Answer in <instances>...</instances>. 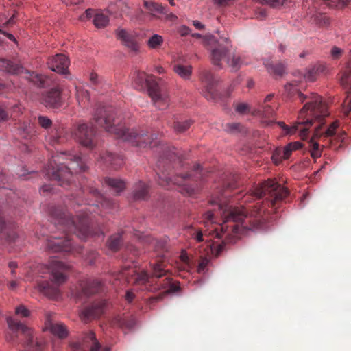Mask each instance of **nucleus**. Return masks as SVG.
Returning <instances> with one entry per match:
<instances>
[{
  "label": "nucleus",
  "mask_w": 351,
  "mask_h": 351,
  "mask_svg": "<svg viewBox=\"0 0 351 351\" xmlns=\"http://www.w3.org/2000/svg\"><path fill=\"white\" fill-rule=\"evenodd\" d=\"M338 127L337 122H333L330 126L328 128L326 131L324 133V135L327 137L332 136L335 134V130Z\"/></svg>",
  "instance_id": "8fccbe9b"
},
{
  "label": "nucleus",
  "mask_w": 351,
  "mask_h": 351,
  "mask_svg": "<svg viewBox=\"0 0 351 351\" xmlns=\"http://www.w3.org/2000/svg\"><path fill=\"white\" fill-rule=\"evenodd\" d=\"M134 297H135L134 293L132 291L129 290L126 292L125 298L127 302L130 303L133 301V300L134 299Z\"/></svg>",
  "instance_id": "0e129e2a"
},
{
  "label": "nucleus",
  "mask_w": 351,
  "mask_h": 351,
  "mask_svg": "<svg viewBox=\"0 0 351 351\" xmlns=\"http://www.w3.org/2000/svg\"><path fill=\"white\" fill-rule=\"evenodd\" d=\"M191 32V29L186 25H182V26L180 27L178 29V32L180 34V36H185L190 34Z\"/></svg>",
  "instance_id": "bf43d9fd"
},
{
  "label": "nucleus",
  "mask_w": 351,
  "mask_h": 351,
  "mask_svg": "<svg viewBox=\"0 0 351 351\" xmlns=\"http://www.w3.org/2000/svg\"><path fill=\"white\" fill-rule=\"evenodd\" d=\"M148 196V186L142 182H139L134 186L133 191V197L135 200H143L145 199Z\"/></svg>",
  "instance_id": "c85d7f7f"
},
{
  "label": "nucleus",
  "mask_w": 351,
  "mask_h": 351,
  "mask_svg": "<svg viewBox=\"0 0 351 351\" xmlns=\"http://www.w3.org/2000/svg\"><path fill=\"white\" fill-rule=\"evenodd\" d=\"M42 103L49 108H58L62 104V89L56 86L43 94Z\"/></svg>",
  "instance_id": "f3484780"
},
{
  "label": "nucleus",
  "mask_w": 351,
  "mask_h": 351,
  "mask_svg": "<svg viewBox=\"0 0 351 351\" xmlns=\"http://www.w3.org/2000/svg\"><path fill=\"white\" fill-rule=\"evenodd\" d=\"M325 69V66L322 64H315L308 69L304 75V77L308 81L313 82L316 80L317 75L324 72Z\"/></svg>",
  "instance_id": "cd10ccee"
},
{
  "label": "nucleus",
  "mask_w": 351,
  "mask_h": 351,
  "mask_svg": "<svg viewBox=\"0 0 351 351\" xmlns=\"http://www.w3.org/2000/svg\"><path fill=\"white\" fill-rule=\"evenodd\" d=\"M255 1L263 4L269 5L272 8H277L282 5L285 2V0H254Z\"/></svg>",
  "instance_id": "a18cd8bd"
},
{
  "label": "nucleus",
  "mask_w": 351,
  "mask_h": 351,
  "mask_svg": "<svg viewBox=\"0 0 351 351\" xmlns=\"http://www.w3.org/2000/svg\"><path fill=\"white\" fill-rule=\"evenodd\" d=\"M51 281H43L39 284L40 291L51 299L57 298L60 295L58 286L64 283L67 279L69 266L57 258H52L47 265Z\"/></svg>",
  "instance_id": "9d476101"
},
{
  "label": "nucleus",
  "mask_w": 351,
  "mask_h": 351,
  "mask_svg": "<svg viewBox=\"0 0 351 351\" xmlns=\"http://www.w3.org/2000/svg\"><path fill=\"white\" fill-rule=\"evenodd\" d=\"M25 73L27 74L26 77L35 85L44 87L47 84L48 78L45 75L27 71H25Z\"/></svg>",
  "instance_id": "c756f323"
},
{
  "label": "nucleus",
  "mask_w": 351,
  "mask_h": 351,
  "mask_svg": "<svg viewBox=\"0 0 351 351\" xmlns=\"http://www.w3.org/2000/svg\"><path fill=\"white\" fill-rule=\"evenodd\" d=\"M10 179V178L5 175V173H1L0 174V195L8 197V198L5 199V204L4 203V200L0 204V234H3L6 235V238L8 240V241H14L20 239L19 233L16 229L8 230L4 219L5 210L9 204L8 199H10L11 195L14 194L12 190L6 189L5 186V182H8Z\"/></svg>",
  "instance_id": "f8f14e48"
},
{
  "label": "nucleus",
  "mask_w": 351,
  "mask_h": 351,
  "mask_svg": "<svg viewBox=\"0 0 351 351\" xmlns=\"http://www.w3.org/2000/svg\"><path fill=\"white\" fill-rule=\"evenodd\" d=\"M167 270L165 269L164 263L158 261L152 265V277L160 278L167 274Z\"/></svg>",
  "instance_id": "58836bf2"
},
{
  "label": "nucleus",
  "mask_w": 351,
  "mask_h": 351,
  "mask_svg": "<svg viewBox=\"0 0 351 351\" xmlns=\"http://www.w3.org/2000/svg\"><path fill=\"white\" fill-rule=\"evenodd\" d=\"M75 97L78 104L84 106L90 99V95L87 90L82 86H76Z\"/></svg>",
  "instance_id": "f704fd0d"
},
{
  "label": "nucleus",
  "mask_w": 351,
  "mask_h": 351,
  "mask_svg": "<svg viewBox=\"0 0 351 351\" xmlns=\"http://www.w3.org/2000/svg\"><path fill=\"white\" fill-rule=\"evenodd\" d=\"M49 215L53 221L54 225L59 226L63 230L64 236L53 237L54 239H62V241H71L69 234H75L79 239L87 237L90 234V217L86 210H82L76 217H71L60 207H51Z\"/></svg>",
  "instance_id": "39448f33"
},
{
  "label": "nucleus",
  "mask_w": 351,
  "mask_h": 351,
  "mask_svg": "<svg viewBox=\"0 0 351 351\" xmlns=\"http://www.w3.org/2000/svg\"><path fill=\"white\" fill-rule=\"evenodd\" d=\"M93 119L97 125L104 128L108 132L114 134L117 138L128 142L133 146L146 147L152 143L154 138L150 137L146 132L120 125L115 119L114 110L112 107L98 106Z\"/></svg>",
  "instance_id": "7ed1b4c3"
},
{
  "label": "nucleus",
  "mask_w": 351,
  "mask_h": 351,
  "mask_svg": "<svg viewBox=\"0 0 351 351\" xmlns=\"http://www.w3.org/2000/svg\"><path fill=\"white\" fill-rule=\"evenodd\" d=\"M320 128L317 127L313 137L308 141V149L311 156L313 158L316 159L321 156L322 150L319 148V144L316 139L321 136L319 134Z\"/></svg>",
  "instance_id": "a878e982"
},
{
  "label": "nucleus",
  "mask_w": 351,
  "mask_h": 351,
  "mask_svg": "<svg viewBox=\"0 0 351 351\" xmlns=\"http://www.w3.org/2000/svg\"><path fill=\"white\" fill-rule=\"evenodd\" d=\"M182 155L176 147L169 148L165 152L164 158L160 159L157 164V176L158 184L161 186L169 185L170 183L181 186L180 192L188 195H192L197 190V180L203 178V169L200 165L194 167V174L186 173L176 176H171L169 169L170 163L176 161L180 162Z\"/></svg>",
  "instance_id": "f03ea898"
},
{
  "label": "nucleus",
  "mask_w": 351,
  "mask_h": 351,
  "mask_svg": "<svg viewBox=\"0 0 351 351\" xmlns=\"http://www.w3.org/2000/svg\"><path fill=\"white\" fill-rule=\"evenodd\" d=\"M341 84L342 86L348 88V95L344 104L350 106L351 104V51L349 53V61L347 64V68L343 72L341 77Z\"/></svg>",
  "instance_id": "5701e85b"
},
{
  "label": "nucleus",
  "mask_w": 351,
  "mask_h": 351,
  "mask_svg": "<svg viewBox=\"0 0 351 351\" xmlns=\"http://www.w3.org/2000/svg\"><path fill=\"white\" fill-rule=\"evenodd\" d=\"M133 77L134 87L138 90L147 88L149 95L158 109L162 110L168 108L170 101L169 94L156 81L154 75H148L145 72L136 71Z\"/></svg>",
  "instance_id": "6e6552de"
},
{
  "label": "nucleus",
  "mask_w": 351,
  "mask_h": 351,
  "mask_svg": "<svg viewBox=\"0 0 351 351\" xmlns=\"http://www.w3.org/2000/svg\"><path fill=\"white\" fill-rule=\"evenodd\" d=\"M117 5L118 8H121V12L128 13L130 7L125 0H118L117 1Z\"/></svg>",
  "instance_id": "864d4df0"
},
{
  "label": "nucleus",
  "mask_w": 351,
  "mask_h": 351,
  "mask_svg": "<svg viewBox=\"0 0 351 351\" xmlns=\"http://www.w3.org/2000/svg\"><path fill=\"white\" fill-rule=\"evenodd\" d=\"M93 22L97 28H104L109 23L108 15L102 11H97L94 15Z\"/></svg>",
  "instance_id": "473e14b6"
},
{
  "label": "nucleus",
  "mask_w": 351,
  "mask_h": 351,
  "mask_svg": "<svg viewBox=\"0 0 351 351\" xmlns=\"http://www.w3.org/2000/svg\"><path fill=\"white\" fill-rule=\"evenodd\" d=\"M302 147V143L296 141L289 143L285 147L282 148L284 159H288L292 154L293 151L298 150Z\"/></svg>",
  "instance_id": "4c0bfd02"
},
{
  "label": "nucleus",
  "mask_w": 351,
  "mask_h": 351,
  "mask_svg": "<svg viewBox=\"0 0 351 351\" xmlns=\"http://www.w3.org/2000/svg\"><path fill=\"white\" fill-rule=\"evenodd\" d=\"M10 117L9 113L4 107L0 106V121H5Z\"/></svg>",
  "instance_id": "4d7b16f0"
},
{
  "label": "nucleus",
  "mask_w": 351,
  "mask_h": 351,
  "mask_svg": "<svg viewBox=\"0 0 351 351\" xmlns=\"http://www.w3.org/2000/svg\"><path fill=\"white\" fill-rule=\"evenodd\" d=\"M54 130L55 131H53L52 134L49 136V141L51 142V143L55 145L64 143L65 139L63 136V130L60 129L58 130L56 128H55Z\"/></svg>",
  "instance_id": "a19ab883"
},
{
  "label": "nucleus",
  "mask_w": 351,
  "mask_h": 351,
  "mask_svg": "<svg viewBox=\"0 0 351 351\" xmlns=\"http://www.w3.org/2000/svg\"><path fill=\"white\" fill-rule=\"evenodd\" d=\"M173 70L178 75L184 79H188L192 73L191 66L181 64H175Z\"/></svg>",
  "instance_id": "e433bc0d"
},
{
  "label": "nucleus",
  "mask_w": 351,
  "mask_h": 351,
  "mask_svg": "<svg viewBox=\"0 0 351 351\" xmlns=\"http://www.w3.org/2000/svg\"><path fill=\"white\" fill-rule=\"evenodd\" d=\"M111 324L121 328L125 327L128 329H132L135 326L136 321L133 317L122 318L120 316H117L112 320Z\"/></svg>",
  "instance_id": "2f4dec72"
},
{
  "label": "nucleus",
  "mask_w": 351,
  "mask_h": 351,
  "mask_svg": "<svg viewBox=\"0 0 351 351\" xmlns=\"http://www.w3.org/2000/svg\"><path fill=\"white\" fill-rule=\"evenodd\" d=\"M207 44L211 48V60L213 64L221 66V61L225 60L233 71H237L244 64L240 56L234 54L230 56L232 45L229 38L222 37L217 40L215 36H210L207 38Z\"/></svg>",
  "instance_id": "9b49d317"
},
{
  "label": "nucleus",
  "mask_w": 351,
  "mask_h": 351,
  "mask_svg": "<svg viewBox=\"0 0 351 351\" xmlns=\"http://www.w3.org/2000/svg\"><path fill=\"white\" fill-rule=\"evenodd\" d=\"M8 266L12 269L11 274L14 276L16 275L15 269L18 267L17 263L16 262H10Z\"/></svg>",
  "instance_id": "774afa93"
},
{
  "label": "nucleus",
  "mask_w": 351,
  "mask_h": 351,
  "mask_svg": "<svg viewBox=\"0 0 351 351\" xmlns=\"http://www.w3.org/2000/svg\"><path fill=\"white\" fill-rule=\"evenodd\" d=\"M51 332L60 338H64L67 335L66 327L62 324H52L51 326Z\"/></svg>",
  "instance_id": "79ce46f5"
},
{
  "label": "nucleus",
  "mask_w": 351,
  "mask_h": 351,
  "mask_svg": "<svg viewBox=\"0 0 351 351\" xmlns=\"http://www.w3.org/2000/svg\"><path fill=\"white\" fill-rule=\"evenodd\" d=\"M106 306V302L104 300L94 302L82 311L80 314L82 319L87 322L89 319L99 317L104 313Z\"/></svg>",
  "instance_id": "aec40b11"
},
{
  "label": "nucleus",
  "mask_w": 351,
  "mask_h": 351,
  "mask_svg": "<svg viewBox=\"0 0 351 351\" xmlns=\"http://www.w3.org/2000/svg\"><path fill=\"white\" fill-rule=\"evenodd\" d=\"M82 291L76 295L77 299H80L82 295L89 296L98 293L102 289V283L99 280H88L81 285Z\"/></svg>",
  "instance_id": "4be33fe9"
},
{
  "label": "nucleus",
  "mask_w": 351,
  "mask_h": 351,
  "mask_svg": "<svg viewBox=\"0 0 351 351\" xmlns=\"http://www.w3.org/2000/svg\"><path fill=\"white\" fill-rule=\"evenodd\" d=\"M269 73L276 76H282L285 73V66L280 64H274L271 62L264 63Z\"/></svg>",
  "instance_id": "72a5a7b5"
},
{
  "label": "nucleus",
  "mask_w": 351,
  "mask_h": 351,
  "mask_svg": "<svg viewBox=\"0 0 351 351\" xmlns=\"http://www.w3.org/2000/svg\"><path fill=\"white\" fill-rule=\"evenodd\" d=\"M0 70L12 75L21 74L25 71L21 65L4 58H0Z\"/></svg>",
  "instance_id": "b1692460"
},
{
  "label": "nucleus",
  "mask_w": 351,
  "mask_h": 351,
  "mask_svg": "<svg viewBox=\"0 0 351 351\" xmlns=\"http://www.w3.org/2000/svg\"><path fill=\"white\" fill-rule=\"evenodd\" d=\"M101 160L107 166H110L114 169L121 167L123 163V159L121 156L108 152L101 156Z\"/></svg>",
  "instance_id": "393cba45"
},
{
  "label": "nucleus",
  "mask_w": 351,
  "mask_h": 351,
  "mask_svg": "<svg viewBox=\"0 0 351 351\" xmlns=\"http://www.w3.org/2000/svg\"><path fill=\"white\" fill-rule=\"evenodd\" d=\"M226 243H204L199 247L198 273H204L206 267L213 257H217L224 248ZM180 265L178 267L183 271H190L196 264L197 259L189 254L186 250H182L180 255Z\"/></svg>",
  "instance_id": "0eeeda50"
},
{
  "label": "nucleus",
  "mask_w": 351,
  "mask_h": 351,
  "mask_svg": "<svg viewBox=\"0 0 351 351\" xmlns=\"http://www.w3.org/2000/svg\"><path fill=\"white\" fill-rule=\"evenodd\" d=\"M277 104L261 103L257 108V113L265 118L274 117L276 114V110L278 109Z\"/></svg>",
  "instance_id": "bb28decb"
},
{
  "label": "nucleus",
  "mask_w": 351,
  "mask_h": 351,
  "mask_svg": "<svg viewBox=\"0 0 351 351\" xmlns=\"http://www.w3.org/2000/svg\"><path fill=\"white\" fill-rule=\"evenodd\" d=\"M97 12V11L92 10V9H87L85 12L81 15L80 20L81 21H86L88 19H90V18L93 17L95 14Z\"/></svg>",
  "instance_id": "603ef678"
},
{
  "label": "nucleus",
  "mask_w": 351,
  "mask_h": 351,
  "mask_svg": "<svg viewBox=\"0 0 351 351\" xmlns=\"http://www.w3.org/2000/svg\"><path fill=\"white\" fill-rule=\"evenodd\" d=\"M163 43V38L158 34H154L147 40V45L152 49L159 47Z\"/></svg>",
  "instance_id": "37998d69"
},
{
  "label": "nucleus",
  "mask_w": 351,
  "mask_h": 351,
  "mask_svg": "<svg viewBox=\"0 0 351 351\" xmlns=\"http://www.w3.org/2000/svg\"><path fill=\"white\" fill-rule=\"evenodd\" d=\"M86 167L80 156L61 153L49 160L48 175L63 186L71 182L73 174L84 171Z\"/></svg>",
  "instance_id": "423d86ee"
},
{
  "label": "nucleus",
  "mask_w": 351,
  "mask_h": 351,
  "mask_svg": "<svg viewBox=\"0 0 351 351\" xmlns=\"http://www.w3.org/2000/svg\"><path fill=\"white\" fill-rule=\"evenodd\" d=\"M296 93L302 103L308 99V101L299 113L298 119L300 121L291 127L282 121L278 122V125L283 129L286 134H293L299 132L300 136L304 139L307 136L308 128L313 124V118L322 121L323 118L326 117L328 113L327 106L322 101L320 96L315 93H311L309 96H307L298 90Z\"/></svg>",
  "instance_id": "20e7f679"
},
{
  "label": "nucleus",
  "mask_w": 351,
  "mask_h": 351,
  "mask_svg": "<svg viewBox=\"0 0 351 351\" xmlns=\"http://www.w3.org/2000/svg\"><path fill=\"white\" fill-rule=\"evenodd\" d=\"M47 64L51 71L61 74H66L70 62L64 54L59 53L49 58Z\"/></svg>",
  "instance_id": "6ab92c4d"
},
{
  "label": "nucleus",
  "mask_w": 351,
  "mask_h": 351,
  "mask_svg": "<svg viewBox=\"0 0 351 351\" xmlns=\"http://www.w3.org/2000/svg\"><path fill=\"white\" fill-rule=\"evenodd\" d=\"M143 5L145 9V13L151 19H160L162 14H167L166 7L158 2L143 0Z\"/></svg>",
  "instance_id": "412c9836"
},
{
  "label": "nucleus",
  "mask_w": 351,
  "mask_h": 351,
  "mask_svg": "<svg viewBox=\"0 0 351 351\" xmlns=\"http://www.w3.org/2000/svg\"><path fill=\"white\" fill-rule=\"evenodd\" d=\"M73 135L80 145L87 148L93 149L97 143L96 130L92 123L78 124L73 130Z\"/></svg>",
  "instance_id": "ddd939ff"
},
{
  "label": "nucleus",
  "mask_w": 351,
  "mask_h": 351,
  "mask_svg": "<svg viewBox=\"0 0 351 351\" xmlns=\"http://www.w3.org/2000/svg\"><path fill=\"white\" fill-rule=\"evenodd\" d=\"M224 130L229 133L241 132L243 130V125L239 123H230L226 124Z\"/></svg>",
  "instance_id": "c03bdc74"
},
{
  "label": "nucleus",
  "mask_w": 351,
  "mask_h": 351,
  "mask_svg": "<svg viewBox=\"0 0 351 351\" xmlns=\"http://www.w3.org/2000/svg\"><path fill=\"white\" fill-rule=\"evenodd\" d=\"M201 81L204 85V96L208 100H216L217 93L215 87L219 81L218 77L210 71H204L201 74Z\"/></svg>",
  "instance_id": "2eb2a0df"
},
{
  "label": "nucleus",
  "mask_w": 351,
  "mask_h": 351,
  "mask_svg": "<svg viewBox=\"0 0 351 351\" xmlns=\"http://www.w3.org/2000/svg\"><path fill=\"white\" fill-rule=\"evenodd\" d=\"M122 277L128 278L129 275H131L132 278L134 279V283L136 285H148L147 289L149 291H156L160 289H165L162 293L158 295L149 298L147 304L149 306H152L154 303L160 301L165 296L170 293H174L179 289V286L171 282V278L166 277L162 281L157 282L155 285H152L151 283L152 280L149 276L148 274L145 271H141L137 272L136 270L128 271L126 269L121 271V274Z\"/></svg>",
  "instance_id": "1a4fd4ad"
},
{
  "label": "nucleus",
  "mask_w": 351,
  "mask_h": 351,
  "mask_svg": "<svg viewBox=\"0 0 351 351\" xmlns=\"http://www.w3.org/2000/svg\"><path fill=\"white\" fill-rule=\"evenodd\" d=\"M235 110L239 114H245L250 110V108L247 104L240 103L236 106Z\"/></svg>",
  "instance_id": "3c124183"
},
{
  "label": "nucleus",
  "mask_w": 351,
  "mask_h": 351,
  "mask_svg": "<svg viewBox=\"0 0 351 351\" xmlns=\"http://www.w3.org/2000/svg\"><path fill=\"white\" fill-rule=\"evenodd\" d=\"M116 36L122 44L131 51L136 52L139 50L137 35L134 32H128L123 29H117Z\"/></svg>",
  "instance_id": "a211bd4d"
},
{
  "label": "nucleus",
  "mask_w": 351,
  "mask_h": 351,
  "mask_svg": "<svg viewBox=\"0 0 351 351\" xmlns=\"http://www.w3.org/2000/svg\"><path fill=\"white\" fill-rule=\"evenodd\" d=\"M71 243H50L48 249L53 252H71Z\"/></svg>",
  "instance_id": "ea45409f"
},
{
  "label": "nucleus",
  "mask_w": 351,
  "mask_h": 351,
  "mask_svg": "<svg viewBox=\"0 0 351 351\" xmlns=\"http://www.w3.org/2000/svg\"><path fill=\"white\" fill-rule=\"evenodd\" d=\"M193 123V121L191 119L176 120L174 121L173 127L176 132L182 133L186 131Z\"/></svg>",
  "instance_id": "c9c22d12"
},
{
  "label": "nucleus",
  "mask_w": 351,
  "mask_h": 351,
  "mask_svg": "<svg viewBox=\"0 0 351 351\" xmlns=\"http://www.w3.org/2000/svg\"><path fill=\"white\" fill-rule=\"evenodd\" d=\"M7 323L10 330L13 332H22L27 338L26 343L28 346L34 348L36 350L42 349L43 344L41 342L36 341L35 345H34V336L30 328L12 317L7 318Z\"/></svg>",
  "instance_id": "dca6fc26"
},
{
  "label": "nucleus",
  "mask_w": 351,
  "mask_h": 351,
  "mask_svg": "<svg viewBox=\"0 0 351 351\" xmlns=\"http://www.w3.org/2000/svg\"><path fill=\"white\" fill-rule=\"evenodd\" d=\"M38 121L39 125L45 129H49L52 125V121L45 116H39Z\"/></svg>",
  "instance_id": "de8ad7c7"
},
{
  "label": "nucleus",
  "mask_w": 351,
  "mask_h": 351,
  "mask_svg": "<svg viewBox=\"0 0 351 351\" xmlns=\"http://www.w3.org/2000/svg\"><path fill=\"white\" fill-rule=\"evenodd\" d=\"M90 80L93 86H97L99 83V76L95 73H91L90 75Z\"/></svg>",
  "instance_id": "680f3d73"
},
{
  "label": "nucleus",
  "mask_w": 351,
  "mask_h": 351,
  "mask_svg": "<svg viewBox=\"0 0 351 351\" xmlns=\"http://www.w3.org/2000/svg\"><path fill=\"white\" fill-rule=\"evenodd\" d=\"M300 82L299 80H293L291 82L287 83L286 85H285V88L287 92H291V89L294 87H296L298 85V83Z\"/></svg>",
  "instance_id": "052dcab7"
},
{
  "label": "nucleus",
  "mask_w": 351,
  "mask_h": 351,
  "mask_svg": "<svg viewBox=\"0 0 351 351\" xmlns=\"http://www.w3.org/2000/svg\"><path fill=\"white\" fill-rule=\"evenodd\" d=\"M271 159L276 165L279 164L284 159L283 154L282 153V148H277L273 153Z\"/></svg>",
  "instance_id": "49530a36"
},
{
  "label": "nucleus",
  "mask_w": 351,
  "mask_h": 351,
  "mask_svg": "<svg viewBox=\"0 0 351 351\" xmlns=\"http://www.w3.org/2000/svg\"><path fill=\"white\" fill-rule=\"evenodd\" d=\"M125 239H126V237H124V232L121 230V231L118 232L116 235L112 236L110 237V241H113V242L120 241V240H123Z\"/></svg>",
  "instance_id": "13d9d810"
},
{
  "label": "nucleus",
  "mask_w": 351,
  "mask_h": 351,
  "mask_svg": "<svg viewBox=\"0 0 351 351\" xmlns=\"http://www.w3.org/2000/svg\"><path fill=\"white\" fill-rule=\"evenodd\" d=\"M108 246L112 252H117L120 247V243H108Z\"/></svg>",
  "instance_id": "69168bd1"
},
{
  "label": "nucleus",
  "mask_w": 351,
  "mask_h": 351,
  "mask_svg": "<svg viewBox=\"0 0 351 351\" xmlns=\"http://www.w3.org/2000/svg\"><path fill=\"white\" fill-rule=\"evenodd\" d=\"M326 5L330 7L337 5V3H341L343 5H346L350 0H323Z\"/></svg>",
  "instance_id": "5fc2aeb1"
},
{
  "label": "nucleus",
  "mask_w": 351,
  "mask_h": 351,
  "mask_svg": "<svg viewBox=\"0 0 351 351\" xmlns=\"http://www.w3.org/2000/svg\"><path fill=\"white\" fill-rule=\"evenodd\" d=\"M162 15H165V18L167 21H171V22H175L178 17L176 15H175L173 13H168V11L167 10V14H162Z\"/></svg>",
  "instance_id": "e2e57ef3"
},
{
  "label": "nucleus",
  "mask_w": 351,
  "mask_h": 351,
  "mask_svg": "<svg viewBox=\"0 0 351 351\" xmlns=\"http://www.w3.org/2000/svg\"><path fill=\"white\" fill-rule=\"evenodd\" d=\"M105 183L113 189L117 195H119L125 188L123 180L118 178H106Z\"/></svg>",
  "instance_id": "7c9ffc66"
},
{
  "label": "nucleus",
  "mask_w": 351,
  "mask_h": 351,
  "mask_svg": "<svg viewBox=\"0 0 351 351\" xmlns=\"http://www.w3.org/2000/svg\"><path fill=\"white\" fill-rule=\"evenodd\" d=\"M73 351H110L109 347H103L97 339L93 332L89 331L83 335L81 344H76Z\"/></svg>",
  "instance_id": "4468645a"
},
{
  "label": "nucleus",
  "mask_w": 351,
  "mask_h": 351,
  "mask_svg": "<svg viewBox=\"0 0 351 351\" xmlns=\"http://www.w3.org/2000/svg\"><path fill=\"white\" fill-rule=\"evenodd\" d=\"M342 49L335 46L331 49V56L333 59H339L342 54Z\"/></svg>",
  "instance_id": "6e6d98bb"
},
{
  "label": "nucleus",
  "mask_w": 351,
  "mask_h": 351,
  "mask_svg": "<svg viewBox=\"0 0 351 351\" xmlns=\"http://www.w3.org/2000/svg\"><path fill=\"white\" fill-rule=\"evenodd\" d=\"M267 16L266 11L265 10H260L256 14V18L259 20L264 19Z\"/></svg>",
  "instance_id": "338daca9"
},
{
  "label": "nucleus",
  "mask_w": 351,
  "mask_h": 351,
  "mask_svg": "<svg viewBox=\"0 0 351 351\" xmlns=\"http://www.w3.org/2000/svg\"><path fill=\"white\" fill-rule=\"evenodd\" d=\"M16 314L27 317L29 315V311L25 306L20 305L16 308Z\"/></svg>",
  "instance_id": "09e8293b"
},
{
  "label": "nucleus",
  "mask_w": 351,
  "mask_h": 351,
  "mask_svg": "<svg viewBox=\"0 0 351 351\" xmlns=\"http://www.w3.org/2000/svg\"><path fill=\"white\" fill-rule=\"evenodd\" d=\"M238 176L230 175L223 183V189L220 195L212 201L218 206L216 213L208 211L203 215V223L206 227L215 223L217 217L220 215L222 223L220 224L222 231L228 235L232 234L237 239H241V234L247 233L250 230H264L269 226L267 221L269 211L267 207L276 210L279 204L289 195L287 189L281 186L274 180H268L260 185L254 187L250 195L245 196L243 202L249 201L252 195L258 199L265 197L261 202H257L253 206L248 208L241 206L234 207L228 202L230 197L228 191L238 186Z\"/></svg>",
  "instance_id": "f257e3e1"
}]
</instances>
